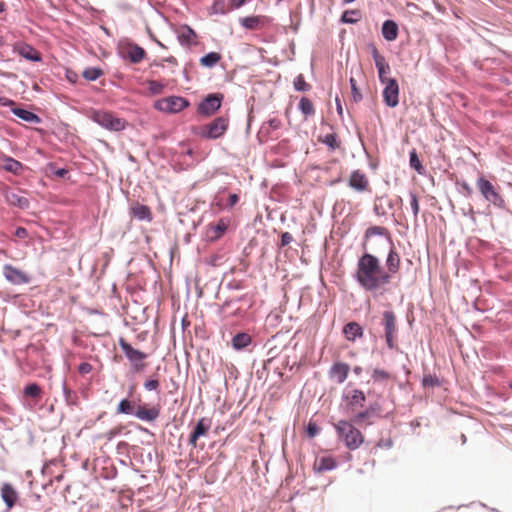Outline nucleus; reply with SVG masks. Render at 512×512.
<instances>
[{"label":"nucleus","instance_id":"obj_44","mask_svg":"<svg viewBox=\"0 0 512 512\" xmlns=\"http://www.w3.org/2000/svg\"><path fill=\"white\" fill-rule=\"evenodd\" d=\"M422 385L425 388L426 387H434V386H439L440 382L436 376L428 374L423 377Z\"/></svg>","mask_w":512,"mask_h":512},{"label":"nucleus","instance_id":"obj_10","mask_svg":"<svg viewBox=\"0 0 512 512\" xmlns=\"http://www.w3.org/2000/svg\"><path fill=\"white\" fill-rule=\"evenodd\" d=\"M371 55L375 62V66L378 70V76L381 83H385L392 78L387 77V74L390 73V65L386 62V59L383 55H381L375 45L370 46Z\"/></svg>","mask_w":512,"mask_h":512},{"label":"nucleus","instance_id":"obj_12","mask_svg":"<svg viewBox=\"0 0 512 512\" xmlns=\"http://www.w3.org/2000/svg\"><path fill=\"white\" fill-rule=\"evenodd\" d=\"M222 94H210L199 105L198 111L200 114L210 116L214 114L222 103Z\"/></svg>","mask_w":512,"mask_h":512},{"label":"nucleus","instance_id":"obj_62","mask_svg":"<svg viewBox=\"0 0 512 512\" xmlns=\"http://www.w3.org/2000/svg\"><path fill=\"white\" fill-rule=\"evenodd\" d=\"M354 372H355L356 374H359V373L361 372V368H360V367H355V368H354Z\"/></svg>","mask_w":512,"mask_h":512},{"label":"nucleus","instance_id":"obj_42","mask_svg":"<svg viewBox=\"0 0 512 512\" xmlns=\"http://www.w3.org/2000/svg\"><path fill=\"white\" fill-rule=\"evenodd\" d=\"M213 13L215 14H225L228 12L226 8V3L224 0H215L211 7Z\"/></svg>","mask_w":512,"mask_h":512},{"label":"nucleus","instance_id":"obj_13","mask_svg":"<svg viewBox=\"0 0 512 512\" xmlns=\"http://www.w3.org/2000/svg\"><path fill=\"white\" fill-rule=\"evenodd\" d=\"M348 185L351 189L356 192L363 193L370 190V183L367 175L360 170H354L351 172Z\"/></svg>","mask_w":512,"mask_h":512},{"label":"nucleus","instance_id":"obj_43","mask_svg":"<svg viewBox=\"0 0 512 512\" xmlns=\"http://www.w3.org/2000/svg\"><path fill=\"white\" fill-rule=\"evenodd\" d=\"M147 85H148L149 92L154 95L160 94L164 89V84H162L158 81H155V80L148 81Z\"/></svg>","mask_w":512,"mask_h":512},{"label":"nucleus","instance_id":"obj_49","mask_svg":"<svg viewBox=\"0 0 512 512\" xmlns=\"http://www.w3.org/2000/svg\"><path fill=\"white\" fill-rule=\"evenodd\" d=\"M410 198H411V202H410L411 209L413 211L414 218L417 219L419 210H420L417 195L415 193L411 192Z\"/></svg>","mask_w":512,"mask_h":512},{"label":"nucleus","instance_id":"obj_32","mask_svg":"<svg viewBox=\"0 0 512 512\" xmlns=\"http://www.w3.org/2000/svg\"><path fill=\"white\" fill-rule=\"evenodd\" d=\"M222 56L218 52H210L206 54L205 56L201 57L199 62L200 65L203 67L212 68L214 67L220 60Z\"/></svg>","mask_w":512,"mask_h":512},{"label":"nucleus","instance_id":"obj_30","mask_svg":"<svg viewBox=\"0 0 512 512\" xmlns=\"http://www.w3.org/2000/svg\"><path fill=\"white\" fill-rule=\"evenodd\" d=\"M373 236H385L389 239V231L387 228L382 227V226L369 227L366 230L365 236H364V243H363L364 248H365L366 242L368 240H370V238H372Z\"/></svg>","mask_w":512,"mask_h":512},{"label":"nucleus","instance_id":"obj_11","mask_svg":"<svg viewBox=\"0 0 512 512\" xmlns=\"http://www.w3.org/2000/svg\"><path fill=\"white\" fill-rule=\"evenodd\" d=\"M230 224V220L228 218H221L216 223H210L206 227V238L210 242H215L219 240L227 231Z\"/></svg>","mask_w":512,"mask_h":512},{"label":"nucleus","instance_id":"obj_39","mask_svg":"<svg viewBox=\"0 0 512 512\" xmlns=\"http://www.w3.org/2000/svg\"><path fill=\"white\" fill-rule=\"evenodd\" d=\"M24 393L26 396L32 398H40L42 395V389L38 384L32 383L25 387Z\"/></svg>","mask_w":512,"mask_h":512},{"label":"nucleus","instance_id":"obj_41","mask_svg":"<svg viewBox=\"0 0 512 512\" xmlns=\"http://www.w3.org/2000/svg\"><path fill=\"white\" fill-rule=\"evenodd\" d=\"M294 87L297 91H308L310 89V85L305 81V78L302 74L295 78Z\"/></svg>","mask_w":512,"mask_h":512},{"label":"nucleus","instance_id":"obj_56","mask_svg":"<svg viewBox=\"0 0 512 512\" xmlns=\"http://www.w3.org/2000/svg\"><path fill=\"white\" fill-rule=\"evenodd\" d=\"M15 235L19 238H25L27 237L28 233L27 230L23 227H18L15 231Z\"/></svg>","mask_w":512,"mask_h":512},{"label":"nucleus","instance_id":"obj_59","mask_svg":"<svg viewBox=\"0 0 512 512\" xmlns=\"http://www.w3.org/2000/svg\"><path fill=\"white\" fill-rule=\"evenodd\" d=\"M13 102L8 100V99H5V98H0V104L2 105H8V104H12Z\"/></svg>","mask_w":512,"mask_h":512},{"label":"nucleus","instance_id":"obj_4","mask_svg":"<svg viewBox=\"0 0 512 512\" xmlns=\"http://www.w3.org/2000/svg\"><path fill=\"white\" fill-rule=\"evenodd\" d=\"M476 186L484 197V199L498 208L505 206V200L500 194V188L491 183L488 179L483 176L479 177L476 181Z\"/></svg>","mask_w":512,"mask_h":512},{"label":"nucleus","instance_id":"obj_58","mask_svg":"<svg viewBox=\"0 0 512 512\" xmlns=\"http://www.w3.org/2000/svg\"><path fill=\"white\" fill-rule=\"evenodd\" d=\"M336 106H337L338 114L342 115L343 114V108H342L341 102H340L338 97H336Z\"/></svg>","mask_w":512,"mask_h":512},{"label":"nucleus","instance_id":"obj_2","mask_svg":"<svg viewBox=\"0 0 512 512\" xmlns=\"http://www.w3.org/2000/svg\"><path fill=\"white\" fill-rule=\"evenodd\" d=\"M334 428L338 437L344 441L346 447L350 450L359 448L364 442L363 434L349 421L340 420L334 425Z\"/></svg>","mask_w":512,"mask_h":512},{"label":"nucleus","instance_id":"obj_34","mask_svg":"<svg viewBox=\"0 0 512 512\" xmlns=\"http://www.w3.org/2000/svg\"><path fill=\"white\" fill-rule=\"evenodd\" d=\"M6 199L9 204L20 207V208H27L29 205V201L27 198L22 197L16 193H7Z\"/></svg>","mask_w":512,"mask_h":512},{"label":"nucleus","instance_id":"obj_64","mask_svg":"<svg viewBox=\"0 0 512 512\" xmlns=\"http://www.w3.org/2000/svg\"><path fill=\"white\" fill-rule=\"evenodd\" d=\"M464 188L468 193H471L472 190L468 185H464Z\"/></svg>","mask_w":512,"mask_h":512},{"label":"nucleus","instance_id":"obj_46","mask_svg":"<svg viewBox=\"0 0 512 512\" xmlns=\"http://www.w3.org/2000/svg\"><path fill=\"white\" fill-rule=\"evenodd\" d=\"M349 82H350V86H351L353 100L355 102H359L362 99V94L360 93L359 89L357 88V82L353 77L350 78Z\"/></svg>","mask_w":512,"mask_h":512},{"label":"nucleus","instance_id":"obj_55","mask_svg":"<svg viewBox=\"0 0 512 512\" xmlns=\"http://www.w3.org/2000/svg\"><path fill=\"white\" fill-rule=\"evenodd\" d=\"M307 432L310 437H314L318 432V428L315 424L310 423L308 425Z\"/></svg>","mask_w":512,"mask_h":512},{"label":"nucleus","instance_id":"obj_1","mask_svg":"<svg viewBox=\"0 0 512 512\" xmlns=\"http://www.w3.org/2000/svg\"><path fill=\"white\" fill-rule=\"evenodd\" d=\"M353 277L363 290L373 293L390 284V273H386L380 260L370 253L359 257Z\"/></svg>","mask_w":512,"mask_h":512},{"label":"nucleus","instance_id":"obj_5","mask_svg":"<svg viewBox=\"0 0 512 512\" xmlns=\"http://www.w3.org/2000/svg\"><path fill=\"white\" fill-rule=\"evenodd\" d=\"M119 346L135 372H141L146 367L144 363L147 358L146 353L133 348L124 338L119 339Z\"/></svg>","mask_w":512,"mask_h":512},{"label":"nucleus","instance_id":"obj_53","mask_svg":"<svg viewBox=\"0 0 512 512\" xmlns=\"http://www.w3.org/2000/svg\"><path fill=\"white\" fill-rule=\"evenodd\" d=\"M293 241V236L289 232H284L281 235V246H287Z\"/></svg>","mask_w":512,"mask_h":512},{"label":"nucleus","instance_id":"obj_15","mask_svg":"<svg viewBox=\"0 0 512 512\" xmlns=\"http://www.w3.org/2000/svg\"><path fill=\"white\" fill-rule=\"evenodd\" d=\"M3 274L9 282L15 285L27 284L30 281V277L24 271L9 264L3 267Z\"/></svg>","mask_w":512,"mask_h":512},{"label":"nucleus","instance_id":"obj_36","mask_svg":"<svg viewBox=\"0 0 512 512\" xmlns=\"http://www.w3.org/2000/svg\"><path fill=\"white\" fill-rule=\"evenodd\" d=\"M22 167V164L13 158H6L4 160L3 168L13 174H18L22 170Z\"/></svg>","mask_w":512,"mask_h":512},{"label":"nucleus","instance_id":"obj_16","mask_svg":"<svg viewBox=\"0 0 512 512\" xmlns=\"http://www.w3.org/2000/svg\"><path fill=\"white\" fill-rule=\"evenodd\" d=\"M349 372L350 366L347 363L335 362L329 371V376L332 380L341 384L347 379Z\"/></svg>","mask_w":512,"mask_h":512},{"label":"nucleus","instance_id":"obj_22","mask_svg":"<svg viewBox=\"0 0 512 512\" xmlns=\"http://www.w3.org/2000/svg\"><path fill=\"white\" fill-rule=\"evenodd\" d=\"M178 38L182 44H185L188 46L197 44V34L188 25H184L179 29Z\"/></svg>","mask_w":512,"mask_h":512},{"label":"nucleus","instance_id":"obj_8","mask_svg":"<svg viewBox=\"0 0 512 512\" xmlns=\"http://www.w3.org/2000/svg\"><path fill=\"white\" fill-rule=\"evenodd\" d=\"M382 321L384 325L387 346L390 349H393L395 347V338L397 332L395 314L392 311H385L383 313Z\"/></svg>","mask_w":512,"mask_h":512},{"label":"nucleus","instance_id":"obj_17","mask_svg":"<svg viewBox=\"0 0 512 512\" xmlns=\"http://www.w3.org/2000/svg\"><path fill=\"white\" fill-rule=\"evenodd\" d=\"M134 415L140 420L153 422L160 415V407L153 406L148 408L145 405H138L134 411Z\"/></svg>","mask_w":512,"mask_h":512},{"label":"nucleus","instance_id":"obj_20","mask_svg":"<svg viewBox=\"0 0 512 512\" xmlns=\"http://www.w3.org/2000/svg\"><path fill=\"white\" fill-rule=\"evenodd\" d=\"M347 400L348 409H350L352 412H355L358 408L363 407L366 397L363 391L354 389L347 396Z\"/></svg>","mask_w":512,"mask_h":512},{"label":"nucleus","instance_id":"obj_47","mask_svg":"<svg viewBox=\"0 0 512 512\" xmlns=\"http://www.w3.org/2000/svg\"><path fill=\"white\" fill-rule=\"evenodd\" d=\"M390 378V374L382 369H374L372 379L374 381H384Z\"/></svg>","mask_w":512,"mask_h":512},{"label":"nucleus","instance_id":"obj_50","mask_svg":"<svg viewBox=\"0 0 512 512\" xmlns=\"http://www.w3.org/2000/svg\"><path fill=\"white\" fill-rule=\"evenodd\" d=\"M160 383L157 379H148L144 382V387L148 391L158 390Z\"/></svg>","mask_w":512,"mask_h":512},{"label":"nucleus","instance_id":"obj_29","mask_svg":"<svg viewBox=\"0 0 512 512\" xmlns=\"http://www.w3.org/2000/svg\"><path fill=\"white\" fill-rule=\"evenodd\" d=\"M12 112L14 115H16L17 117H19L20 119H22L26 122L36 123V124L41 122L40 117L31 111H28V110H25L22 108H14V109H12Z\"/></svg>","mask_w":512,"mask_h":512},{"label":"nucleus","instance_id":"obj_35","mask_svg":"<svg viewBox=\"0 0 512 512\" xmlns=\"http://www.w3.org/2000/svg\"><path fill=\"white\" fill-rule=\"evenodd\" d=\"M262 19L259 16H250L241 19V24L247 29H259L261 27Z\"/></svg>","mask_w":512,"mask_h":512},{"label":"nucleus","instance_id":"obj_7","mask_svg":"<svg viewBox=\"0 0 512 512\" xmlns=\"http://www.w3.org/2000/svg\"><path fill=\"white\" fill-rule=\"evenodd\" d=\"M229 120L226 117H218L211 123L205 125L201 135L206 138L216 139L221 137L228 128Z\"/></svg>","mask_w":512,"mask_h":512},{"label":"nucleus","instance_id":"obj_57","mask_svg":"<svg viewBox=\"0 0 512 512\" xmlns=\"http://www.w3.org/2000/svg\"><path fill=\"white\" fill-rule=\"evenodd\" d=\"M248 0H231V4L233 8H240L243 6Z\"/></svg>","mask_w":512,"mask_h":512},{"label":"nucleus","instance_id":"obj_40","mask_svg":"<svg viewBox=\"0 0 512 512\" xmlns=\"http://www.w3.org/2000/svg\"><path fill=\"white\" fill-rule=\"evenodd\" d=\"M102 74L103 71L100 68H87L83 71V77L89 81L98 79Z\"/></svg>","mask_w":512,"mask_h":512},{"label":"nucleus","instance_id":"obj_45","mask_svg":"<svg viewBox=\"0 0 512 512\" xmlns=\"http://www.w3.org/2000/svg\"><path fill=\"white\" fill-rule=\"evenodd\" d=\"M374 412V409L372 407H370L369 409L363 411V412H359L357 413L354 417H353V421L355 423H362L366 418L370 417V415H372Z\"/></svg>","mask_w":512,"mask_h":512},{"label":"nucleus","instance_id":"obj_48","mask_svg":"<svg viewBox=\"0 0 512 512\" xmlns=\"http://www.w3.org/2000/svg\"><path fill=\"white\" fill-rule=\"evenodd\" d=\"M281 127V121L278 118H272L263 125V129H267L269 133L271 130H277Z\"/></svg>","mask_w":512,"mask_h":512},{"label":"nucleus","instance_id":"obj_6","mask_svg":"<svg viewBox=\"0 0 512 512\" xmlns=\"http://www.w3.org/2000/svg\"><path fill=\"white\" fill-rule=\"evenodd\" d=\"M190 105L186 98L181 96H169L159 99L155 102L154 107L165 113H178Z\"/></svg>","mask_w":512,"mask_h":512},{"label":"nucleus","instance_id":"obj_60","mask_svg":"<svg viewBox=\"0 0 512 512\" xmlns=\"http://www.w3.org/2000/svg\"><path fill=\"white\" fill-rule=\"evenodd\" d=\"M6 43V40L3 36H0V47L4 46Z\"/></svg>","mask_w":512,"mask_h":512},{"label":"nucleus","instance_id":"obj_18","mask_svg":"<svg viewBox=\"0 0 512 512\" xmlns=\"http://www.w3.org/2000/svg\"><path fill=\"white\" fill-rule=\"evenodd\" d=\"M209 429H210V421L207 420L206 418H201L197 422L193 432L191 433V435L189 437V444L194 448L197 447L198 439L202 436H205L208 433Z\"/></svg>","mask_w":512,"mask_h":512},{"label":"nucleus","instance_id":"obj_54","mask_svg":"<svg viewBox=\"0 0 512 512\" xmlns=\"http://www.w3.org/2000/svg\"><path fill=\"white\" fill-rule=\"evenodd\" d=\"M238 201H239V196L237 194H235V193L230 194L228 197L227 206L232 208L238 203Z\"/></svg>","mask_w":512,"mask_h":512},{"label":"nucleus","instance_id":"obj_25","mask_svg":"<svg viewBox=\"0 0 512 512\" xmlns=\"http://www.w3.org/2000/svg\"><path fill=\"white\" fill-rule=\"evenodd\" d=\"M336 467V461L331 456H324L315 460L313 468L316 472L322 473Z\"/></svg>","mask_w":512,"mask_h":512},{"label":"nucleus","instance_id":"obj_26","mask_svg":"<svg viewBox=\"0 0 512 512\" xmlns=\"http://www.w3.org/2000/svg\"><path fill=\"white\" fill-rule=\"evenodd\" d=\"M318 142L325 144L330 151H335L340 148L341 145V142L335 132L319 135Z\"/></svg>","mask_w":512,"mask_h":512},{"label":"nucleus","instance_id":"obj_33","mask_svg":"<svg viewBox=\"0 0 512 512\" xmlns=\"http://www.w3.org/2000/svg\"><path fill=\"white\" fill-rule=\"evenodd\" d=\"M298 108L301 111V113L305 116V118H308L315 114V108L312 101L306 97H302L300 99Z\"/></svg>","mask_w":512,"mask_h":512},{"label":"nucleus","instance_id":"obj_27","mask_svg":"<svg viewBox=\"0 0 512 512\" xmlns=\"http://www.w3.org/2000/svg\"><path fill=\"white\" fill-rule=\"evenodd\" d=\"M382 35L387 41H394L398 37V25L393 20H386L382 25Z\"/></svg>","mask_w":512,"mask_h":512},{"label":"nucleus","instance_id":"obj_9","mask_svg":"<svg viewBox=\"0 0 512 512\" xmlns=\"http://www.w3.org/2000/svg\"><path fill=\"white\" fill-rule=\"evenodd\" d=\"M382 92L384 103L390 107L395 108L399 104V85L396 79H391L385 83Z\"/></svg>","mask_w":512,"mask_h":512},{"label":"nucleus","instance_id":"obj_28","mask_svg":"<svg viewBox=\"0 0 512 512\" xmlns=\"http://www.w3.org/2000/svg\"><path fill=\"white\" fill-rule=\"evenodd\" d=\"M131 212L133 216L139 220H146L150 222L152 220V212L146 205L136 203L132 208Z\"/></svg>","mask_w":512,"mask_h":512},{"label":"nucleus","instance_id":"obj_38","mask_svg":"<svg viewBox=\"0 0 512 512\" xmlns=\"http://www.w3.org/2000/svg\"><path fill=\"white\" fill-rule=\"evenodd\" d=\"M409 164L411 168L415 169L419 174H423L424 168L418 158L417 152L413 149L409 155Z\"/></svg>","mask_w":512,"mask_h":512},{"label":"nucleus","instance_id":"obj_24","mask_svg":"<svg viewBox=\"0 0 512 512\" xmlns=\"http://www.w3.org/2000/svg\"><path fill=\"white\" fill-rule=\"evenodd\" d=\"M146 56L145 50L138 45H129L125 49V58L132 63H140Z\"/></svg>","mask_w":512,"mask_h":512},{"label":"nucleus","instance_id":"obj_19","mask_svg":"<svg viewBox=\"0 0 512 512\" xmlns=\"http://www.w3.org/2000/svg\"><path fill=\"white\" fill-rule=\"evenodd\" d=\"M401 266V259L398 254V252L395 250V248H391L387 259H386V273H390V280L392 279V276L396 274L400 270Z\"/></svg>","mask_w":512,"mask_h":512},{"label":"nucleus","instance_id":"obj_37","mask_svg":"<svg viewBox=\"0 0 512 512\" xmlns=\"http://www.w3.org/2000/svg\"><path fill=\"white\" fill-rule=\"evenodd\" d=\"M135 405L133 404L132 401L128 400V399H123L120 401L117 409H116V413L117 414H132L134 413L135 411Z\"/></svg>","mask_w":512,"mask_h":512},{"label":"nucleus","instance_id":"obj_3","mask_svg":"<svg viewBox=\"0 0 512 512\" xmlns=\"http://www.w3.org/2000/svg\"><path fill=\"white\" fill-rule=\"evenodd\" d=\"M89 117L110 131H121L126 127V121L122 118L116 117L113 113L104 110H91Z\"/></svg>","mask_w":512,"mask_h":512},{"label":"nucleus","instance_id":"obj_23","mask_svg":"<svg viewBox=\"0 0 512 512\" xmlns=\"http://www.w3.org/2000/svg\"><path fill=\"white\" fill-rule=\"evenodd\" d=\"M1 497L7 508L11 509L18 499V493L11 484L5 483L1 488Z\"/></svg>","mask_w":512,"mask_h":512},{"label":"nucleus","instance_id":"obj_31","mask_svg":"<svg viewBox=\"0 0 512 512\" xmlns=\"http://www.w3.org/2000/svg\"><path fill=\"white\" fill-rule=\"evenodd\" d=\"M251 343V336L247 333H238L232 339V346L236 350L243 349Z\"/></svg>","mask_w":512,"mask_h":512},{"label":"nucleus","instance_id":"obj_21","mask_svg":"<svg viewBox=\"0 0 512 512\" xmlns=\"http://www.w3.org/2000/svg\"><path fill=\"white\" fill-rule=\"evenodd\" d=\"M343 334L348 341L354 342L364 334L363 328L357 322H349L343 328Z\"/></svg>","mask_w":512,"mask_h":512},{"label":"nucleus","instance_id":"obj_14","mask_svg":"<svg viewBox=\"0 0 512 512\" xmlns=\"http://www.w3.org/2000/svg\"><path fill=\"white\" fill-rule=\"evenodd\" d=\"M13 51L19 54L26 60L32 62H40L42 61L41 53L36 50L32 45L26 42H17L13 45Z\"/></svg>","mask_w":512,"mask_h":512},{"label":"nucleus","instance_id":"obj_63","mask_svg":"<svg viewBox=\"0 0 512 512\" xmlns=\"http://www.w3.org/2000/svg\"><path fill=\"white\" fill-rule=\"evenodd\" d=\"M4 3L3 2H0V13L4 11Z\"/></svg>","mask_w":512,"mask_h":512},{"label":"nucleus","instance_id":"obj_51","mask_svg":"<svg viewBox=\"0 0 512 512\" xmlns=\"http://www.w3.org/2000/svg\"><path fill=\"white\" fill-rule=\"evenodd\" d=\"M358 12L355 11V10H346L343 14H342V17H341V21L343 23H354L356 22L357 20L356 19H353V18H348V15H355L357 14Z\"/></svg>","mask_w":512,"mask_h":512},{"label":"nucleus","instance_id":"obj_52","mask_svg":"<svg viewBox=\"0 0 512 512\" xmlns=\"http://www.w3.org/2000/svg\"><path fill=\"white\" fill-rule=\"evenodd\" d=\"M92 365L88 362H83L79 365L78 371L82 375H86L92 371Z\"/></svg>","mask_w":512,"mask_h":512},{"label":"nucleus","instance_id":"obj_61","mask_svg":"<svg viewBox=\"0 0 512 512\" xmlns=\"http://www.w3.org/2000/svg\"><path fill=\"white\" fill-rule=\"evenodd\" d=\"M167 61L170 63H176V59L174 57L168 58Z\"/></svg>","mask_w":512,"mask_h":512}]
</instances>
